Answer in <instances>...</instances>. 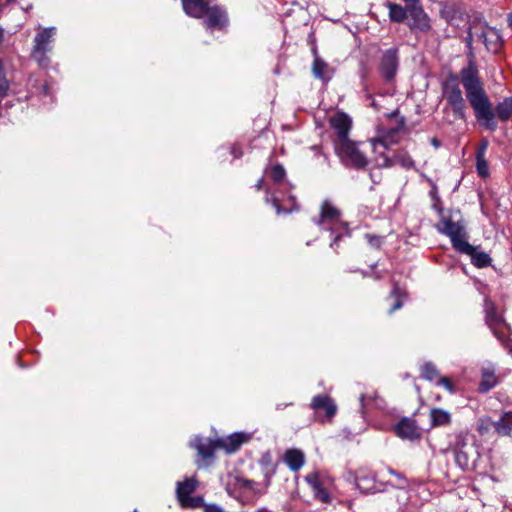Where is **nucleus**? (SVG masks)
<instances>
[{"label": "nucleus", "mask_w": 512, "mask_h": 512, "mask_svg": "<svg viewBox=\"0 0 512 512\" xmlns=\"http://www.w3.org/2000/svg\"><path fill=\"white\" fill-rule=\"evenodd\" d=\"M460 81L464 87L466 98L475 112L477 120L488 129H494V112L492 104L484 90L483 82L473 61L460 71Z\"/></svg>", "instance_id": "1"}, {"label": "nucleus", "mask_w": 512, "mask_h": 512, "mask_svg": "<svg viewBox=\"0 0 512 512\" xmlns=\"http://www.w3.org/2000/svg\"><path fill=\"white\" fill-rule=\"evenodd\" d=\"M443 98L446 101L445 113H452L453 119H448L451 123L455 120H466V102L463 97L458 79L451 76L445 80L442 86Z\"/></svg>", "instance_id": "2"}, {"label": "nucleus", "mask_w": 512, "mask_h": 512, "mask_svg": "<svg viewBox=\"0 0 512 512\" xmlns=\"http://www.w3.org/2000/svg\"><path fill=\"white\" fill-rule=\"evenodd\" d=\"M474 42H481L492 53H497L502 44L499 31L480 22L473 23L468 30L466 44L469 49Z\"/></svg>", "instance_id": "3"}, {"label": "nucleus", "mask_w": 512, "mask_h": 512, "mask_svg": "<svg viewBox=\"0 0 512 512\" xmlns=\"http://www.w3.org/2000/svg\"><path fill=\"white\" fill-rule=\"evenodd\" d=\"M437 229L450 238L453 248L459 253L471 251V244L466 240L467 233L463 220L453 221L450 217L442 218Z\"/></svg>", "instance_id": "4"}, {"label": "nucleus", "mask_w": 512, "mask_h": 512, "mask_svg": "<svg viewBox=\"0 0 512 512\" xmlns=\"http://www.w3.org/2000/svg\"><path fill=\"white\" fill-rule=\"evenodd\" d=\"M334 147L337 155L345 165L360 169L368 164L367 157L360 150L356 142L347 139L341 142H334Z\"/></svg>", "instance_id": "5"}, {"label": "nucleus", "mask_w": 512, "mask_h": 512, "mask_svg": "<svg viewBox=\"0 0 512 512\" xmlns=\"http://www.w3.org/2000/svg\"><path fill=\"white\" fill-rule=\"evenodd\" d=\"M197 487L198 480L196 477H187L183 481L177 482L176 496L182 508L194 509L204 505V499L202 496H191Z\"/></svg>", "instance_id": "6"}, {"label": "nucleus", "mask_w": 512, "mask_h": 512, "mask_svg": "<svg viewBox=\"0 0 512 512\" xmlns=\"http://www.w3.org/2000/svg\"><path fill=\"white\" fill-rule=\"evenodd\" d=\"M55 28H43L34 38V45L31 51V58L40 66H47L49 58L47 53L52 50Z\"/></svg>", "instance_id": "7"}, {"label": "nucleus", "mask_w": 512, "mask_h": 512, "mask_svg": "<svg viewBox=\"0 0 512 512\" xmlns=\"http://www.w3.org/2000/svg\"><path fill=\"white\" fill-rule=\"evenodd\" d=\"M357 488L365 494L383 493L387 490L389 482L378 479L377 473L360 469L355 478Z\"/></svg>", "instance_id": "8"}, {"label": "nucleus", "mask_w": 512, "mask_h": 512, "mask_svg": "<svg viewBox=\"0 0 512 512\" xmlns=\"http://www.w3.org/2000/svg\"><path fill=\"white\" fill-rule=\"evenodd\" d=\"M202 19L203 25L209 30L224 31L229 25L228 13L219 5L209 6Z\"/></svg>", "instance_id": "9"}, {"label": "nucleus", "mask_w": 512, "mask_h": 512, "mask_svg": "<svg viewBox=\"0 0 512 512\" xmlns=\"http://www.w3.org/2000/svg\"><path fill=\"white\" fill-rule=\"evenodd\" d=\"M408 26L413 31L428 33L432 26L430 18L421 5L408 6Z\"/></svg>", "instance_id": "10"}, {"label": "nucleus", "mask_w": 512, "mask_h": 512, "mask_svg": "<svg viewBox=\"0 0 512 512\" xmlns=\"http://www.w3.org/2000/svg\"><path fill=\"white\" fill-rule=\"evenodd\" d=\"M341 221V212L329 200L322 202L320 207V217L316 224L325 229H333Z\"/></svg>", "instance_id": "11"}, {"label": "nucleus", "mask_w": 512, "mask_h": 512, "mask_svg": "<svg viewBox=\"0 0 512 512\" xmlns=\"http://www.w3.org/2000/svg\"><path fill=\"white\" fill-rule=\"evenodd\" d=\"M398 56L395 49L384 52L380 62V72L386 81H391L397 72Z\"/></svg>", "instance_id": "12"}, {"label": "nucleus", "mask_w": 512, "mask_h": 512, "mask_svg": "<svg viewBox=\"0 0 512 512\" xmlns=\"http://www.w3.org/2000/svg\"><path fill=\"white\" fill-rule=\"evenodd\" d=\"M332 128L337 134L335 142H341L349 139L348 134L352 126L351 118L345 113H336L330 120Z\"/></svg>", "instance_id": "13"}, {"label": "nucleus", "mask_w": 512, "mask_h": 512, "mask_svg": "<svg viewBox=\"0 0 512 512\" xmlns=\"http://www.w3.org/2000/svg\"><path fill=\"white\" fill-rule=\"evenodd\" d=\"M306 482L311 487L314 497L323 503H330L331 496L325 488V481L321 478L319 473L312 472L306 475Z\"/></svg>", "instance_id": "14"}, {"label": "nucleus", "mask_w": 512, "mask_h": 512, "mask_svg": "<svg viewBox=\"0 0 512 512\" xmlns=\"http://www.w3.org/2000/svg\"><path fill=\"white\" fill-rule=\"evenodd\" d=\"M378 165L380 167H392L395 164L401 165L405 169H411L414 167V160L412 157L404 151H400L394 155L393 158H389L386 155H381L379 159H377Z\"/></svg>", "instance_id": "15"}, {"label": "nucleus", "mask_w": 512, "mask_h": 512, "mask_svg": "<svg viewBox=\"0 0 512 512\" xmlns=\"http://www.w3.org/2000/svg\"><path fill=\"white\" fill-rule=\"evenodd\" d=\"M396 434L402 439L415 440L420 437L416 421L411 418L401 419L395 427Z\"/></svg>", "instance_id": "16"}, {"label": "nucleus", "mask_w": 512, "mask_h": 512, "mask_svg": "<svg viewBox=\"0 0 512 512\" xmlns=\"http://www.w3.org/2000/svg\"><path fill=\"white\" fill-rule=\"evenodd\" d=\"M498 383L496 376V368L492 364L483 366L481 369V381L479 383V391L486 393L494 388Z\"/></svg>", "instance_id": "17"}, {"label": "nucleus", "mask_w": 512, "mask_h": 512, "mask_svg": "<svg viewBox=\"0 0 512 512\" xmlns=\"http://www.w3.org/2000/svg\"><path fill=\"white\" fill-rule=\"evenodd\" d=\"M184 12L196 19H202L209 4L205 0H181Z\"/></svg>", "instance_id": "18"}, {"label": "nucleus", "mask_w": 512, "mask_h": 512, "mask_svg": "<svg viewBox=\"0 0 512 512\" xmlns=\"http://www.w3.org/2000/svg\"><path fill=\"white\" fill-rule=\"evenodd\" d=\"M311 407L314 410H325L328 418H332L337 411L336 404L328 395L314 396L311 402Z\"/></svg>", "instance_id": "19"}, {"label": "nucleus", "mask_w": 512, "mask_h": 512, "mask_svg": "<svg viewBox=\"0 0 512 512\" xmlns=\"http://www.w3.org/2000/svg\"><path fill=\"white\" fill-rule=\"evenodd\" d=\"M484 311L486 314V323L492 328L500 327L504 324L502 315L497 311L495 304L490 300H485Z\"/></svg>", "instance_id": "20"}, {"label": "nucleus", "mask_w": 512, "mask_h": 512, "mask_svg": "<svg viewBox=\"0 0 512 512\" xmlns=\"http://www.w3.org/2000/svg\"><path fill=\"white\" fill-rule=\"evenodd\" d=\"M432 428L449 426L452 422L450 412L442 408H432L429 413Z\"/></svg>", "instance_id": "21"}, {"label": "nucleus", "mask_w": 512, "mask_h": 512, "mask_svg": "<svg viewBox=\"0 0 512 512\" xmlns=\"http://www.w3.org/2000/svg\"><path fill=\"white\" fill-rule=\"evenodd\" d=\"M284 462L292 471L297 472L305 463L304 453L299 449H288L284 454Z\"/></svg>", "instance_id": "22"}, {"label": "nucleus", "mask_w": 512, "mask_h": 512, "mask_svg": "<svg viewBox=\"0 0 512 512\" xmlns=\"http://www.w3.org/2000/svg\"><path fill=\"white\" fill-rule=\"evenodd\" d=\"M390 505L398 510L404 508L409 500V487H392Z\"/></svg>", "instance_id": "23"}, {"label": "nucleus", "mask_w": 512, "mask_h": 512, "mask_svg": "<svg viewBox=\"0 0 512 512\" xmlns=\"http://www.w3.org/2000/svg\"><path fill=\"white\" fill-rule=\"evenodd\" d=\"M500 436L512 437V412H503L495 421V430Z\"/></svg>", "instance_id": "24"}, {"label": "nucleus", "mask_w": 512, "mask_h": 512, "mask_svg": "<svg viewBox=\"0 0 512 512\" xmlns=\"http://www.w3.org/2000/svg\"><path fill=\"white\" fill-rule=\"evenodd\" d=\"M313 75L325 82L329 81L332 77V70L329 65L319 57H316L312 66Z\"/></svg>", "instance_id": "25"}, {"label": "nucleus", "mask_w": 512, "mask_h": 512, "mask_svg": "<svg viewBox=\"0 0 512 512\" xmlns=\"http://www.w3.org/2000/svg\"><path fill=\"white\" fill-rule=\"evenodd\" d=\"M470 256L471 262L474 266L478 268L488 267L491 264V257L483 251L478 250V247L471 245V251L465 253Z\"/></svg>", "instance_id": "26"}, {"label": "nucleus", "mask_w": 512, "mask_h": 512, "mask_svg": "<svg viewBox=\"0 0 512 512\" xmlns=\"http://www.w3.org/2000/svg\"><path fill=\"white\" fill-rule=\"evenodd\" d=\"M193 446L198 451V455L201 456L202 459L212 458L216 449V444L214 442L203 441L201 438H196Z\"/></svg>", "instance_id": "27"}, {"label": "nucleus", "mask_w": 512, "mask_h": 512, "mask_svg": "<svg viewBox=\"0 0 512 512\" xmlns=\"http://www.w3.org/2000/svg\"><path fill=\"white\" fill-rule=\"evenodd\" d=\"M246 440L244 434L235 433L229 436L226 440H223L220 444L227 452H235Z\"/></svg>", "instance_id": "28"}, {"label": "nucleus", "mask_w": 512, "mask_h": 512, "mask_svg": "<svg viewBox=\"0 0 512 512\" xmlns=\"http://www.w3.org/2000/svg\"><path fill=\"white\" fill-rule=\"evenodd\" d=\"M389 18L392 22L401 23L408 18V7L404 8L399 4L388 3Z\"/></svg>", "instance_id": "29"}, {"label": "nucleus", "mask_w": 512, "mask_h": 512, "mask_svg": "<svg viewBox=\"0 0 512 512\" xmlns=\"http://www.w3.org/2000/svg\"><path fill=\"white\" fill-rule=\"evenodd\" d=\"M396 133L397 131L393 129L387 135H381L377 138L372 139L371 145L373 147V150L377 152L379 148L388 149L390 145L396 142V140L393 139Z\"/></svg>", "instance_id": "30"}, {"label": "nucleus", "mask_w": 512, "mask_h": 512, "mask_svg": "<svg viewBox=\"0 0 512 512\" xmlns=\"http://www.w3.org/2000/svg\"><path fill=\"white\" fill-rule=\"evenodd\" d=\"M455 460L456 463L462 468L466 469L469 466V454L466 451V444L463 442H458L455 447Z\"/></svg>", "instance_id": "31"}, {"label": "nucleus", "mask_w": 512, "mask_h": 512, "mask_svg": "<svg viewBox=\"0 0 512 512\" xmlns=\"http://www.w3.org/2000/svg\"><path fill=\"white\" fill-rule=\"evenodd\" d=\"M496 114L502 121H507L512 116V97L504 99L497 105Z\"/></svg>", "instance_id": "32"}, {"label": "nucleus", "mask_w": 512, "mask_h": 512, "mask_svg": "<svg viewBox=\"0 0 512 512\" xmlns=\"http://www.w3.org/2000/svg\"><path fill=\"white\" fill-rule=\"evenodd\" d=\"M486 147H487V143H484L481 147V149L477 152V157H476V160H477V172L478 174L485 178L488 176L489 174V170H488V163L487 161L485 160V157H484V153H485V150H486Z\"/></svg>", "instance_id": "33"}, {"label": "nucleus", "mask_w": 512, "mask_h": 512, "mask_svg": "<svg viewBox=\"0 0 512 512\" xmlns=\"http://www.w3.org/2000/svg\"><path fill=\"white\" fill-rule=\"evenodd\" d=\"M421 376L428 381H436L440 374L436 366L428 362L421 367Z\"/></svg>", "instance_id": "34"}, {"label": "nucleus", "mask_w": 512, "mask_h": 512, "mask_svg": "<svg viewBox=\"0 0 512 512\" xmlns=\"http://www.w3.org/2000/svg\"><path fill=\"white\" fill-rule=\"evenodd\" d=\"M491 429L495 430V421L491 417L485 416L478 420L477 430L479 433L487 434Z\"/></svg>", "instance_id": "35"}, {"label": "nucleus", "mask_w": 512, "mask_h": 512, "mask_svg": "<svg viewBox=\"0 0 512 512\" xmlns=\"http://www.w3.org/2000/svg\"><path fill=\"white\" fill-rule=\"evenodd\" d=\"M387 471L390 475L394 476L397 479L396 484H392L389 482L388 487H410L409 480L405 477L403 473L398 472L390 467L387 469Z\"/></svg>", "instance_id": "36"}, {"label": "nucleus", "mask_w": 512, "mask_h": 512, "mask_svg": "<svg viewBox=\"0 0 512 512\" xmlns=\"http://www.w3.org/2000/svg\"><path fill=\"white\" fill-rule=\"evenodd\" d=\"M285 175L286 172L282 165L276 164L272 166L270 170V177L275 183L280 184L284 180Z\"/></svg>", "instance_id": "37"}, {"label": "nucleus", "mask_w": 512, "mask_h": 512, "mask_svg": "<svg viewBox=\"0 0 512 512\" xmlns=\"http://www.w3.org/2000/svg\"><path fill=\"white\" fill-rule=\"evenodd\" d=\"M391 297L395 298V302L393 303L392 307L389 310V313H392L398 309H400L403 305L402 299L398 293V287H394L391 292Z\"/></svg>", "instance_id": "38"}, {"label": "nucleus", "mask_w": 512, "mask_h": 512, "mask_svg": "<svg viewBox=\"0 0 512 512\" xmlns=\"http://www.w3.org/2000/svg\"><path fill=\"white\" fill-rule=\"evenodd\" d=\"M436 384L439 386H443L449 392L454 391L453 385L448 377H444V376L440 375L438 377V379L436 380Z\"/></svg>", "instance_id": "39"}, {"label": "nucleus", "mask_w": 512, "mask_h": 512, "mask_svg": "<svg viewBox=\"0 0 512 512\" xmlns=\"http://www.w3.org/2000/svg\"><path fill=\"white\" fill-rule=\"evenodd\" d=\"M374 399V395H365V394H362L360 396V403H361V408H362V412L364 413V409L366 407V403L368 401H371Z\"/></svg>", "instance_id": "40"}, {"label": "nucleus", "mask_w": 512, "mask_h": 512, "mask_svg": "<svg viewBox=\"0 0 512 512\" xmlns=\"http://www.w3.org/2000/svg\"><path fill=\"white\" fill-rule=\"evenodd\" d=\"M204 512H224L223 509L215 504L203 505Z\"/></svg>", "instance_id": "41"}, {"label": "nucleus", "mask_w": 512, "mask_h": 512, "mask_svg": "<svg viewBox=\"0 0 512 512\" xmlns=\"http://www.w3.org/2000/svg\"><path fill=\"white\" fill-rule=\"evenodd\" d=\"M367 237L369 239V242L372 245L379 247V245H380V238H378L376 236H371V235H367Z\"/></svg>", "instance_id": "42"}, {"label": "nucleus", "mask_w": 512, "mask_h": 512, "mask_svg": "<svg viewBox=\"0 0 512 512\" xmlns=\"http://www.w3.org/2000/svg\"><path fill=\"white\" fill-rule=\"evenodd\" d=\"M426 180L428 181V183L432 186V191H431V196H435L437 194V186L435 185V183L429 179V178H426Z\"/></svg>", "instance_id": "43"}, {"label": "nucleus", "mask_w": 512, "mask_h": 512, "mask_svg": "<svg viewBox=\"0 0 512 512\" xmlns=\"http://www.w3.org/2000/svg\"><path fill=\"white\" fill-rule=\"evenodd\" d=\"M264 180L261 178L257 181L255 187L257 190H261L263 188Z\"/></svg>", "instance_id": "44"}, {"label": "nucleus", "mask_w": 512, "mask_h": 512, "mask_svg": "<svg viewBox=\"0 0 512 512\" xmlns=\"http://www.w3.org/2000/svg\"><path fill=\"white\" fill-rule=\"evenodd\" d=\"M408 6L410 5H418L419 0H403Z\"/></svg>", "instance_id": "45"}, {"label": "nucleus", "mask_w": 512, "mask_h": 512, "mask_svg": "<svg viewBox=\"0 0 512 512\" xmlns=\"http://www.w3.org/2000/svg\"><path fill=\"white\" fill-rule=\"evenodd\" d=\"M272 202H273L274 207H275V208H276V210H277V213H280V205H279V203H278V200L274 198V199L272 200Z\"/></svg>", "instance_id": "46"}, {"label": "nucleus", "mask_w": 512, "mask_h": 512, "mask_svg": "<svg viewBox=\"0 0 512 512\" xmlns=\"http://www.w3.org/2000/svg\"><path fill=\"white\" fill-rule=\"evenodd\" d=\"M507 21H508L509 27L512 29V13L508 14Z\"/></svg>", "instance_id": "47"}, {"label": "nucleus", "mask_w": 512, "mask_h": 512, "mask_svg": "<svg viewBox=\"0 0 512 512\" xmlns=\"http://www.w3.org/2000/svg\"><path fill=\"white\" fill-rule=\"evenodd\" d=\"M311 149L315 151L316 155H320L321 154V151H320L318 146H312Z\"/></svg>", "instance_id": "48"}, {"label": "nucleus", "mask_w": 512, "mask_h": 512, "mask_svg": "<svg viewBox=\"0 0 512 512\" xmlns=\"http://www.w3.org/2000/svg\"><path fill=\"white\" fill-rule=\"evenodd\" d=\"M3 36H4L3 29L0 27V42L3 40Z\"/></svg>", "instance_id": "49"}, {"label": "nucleus", "mask_w": 512, "mask_h": 512, "mask_svg": "<svg viewBox=\"0 0 512 512\" xmlns=\"http://www.w3.org/2000/svg\"><path fill=\"white\" fill-rule=\"evenodd\" d=\"M340 239V235H337L334 239V242L331 244L333 246Z\"/></svg>", "instance_id": "50"}, {"label": "nucleus", "mask_w": 512, "mask_h": 512, "mask_svg": "<svg viewBox=\"0 0 512 512\" xmlns=\"http://www.w3.org/2000/svg\"><path fill=\"white\" fill-rule=\"evenodd\" d=\"M432 143H433L436 147L438 146V142H437V140H436V139H433V140H432Z\"/></svg>", "instance_id": "51"}]
</instances>
